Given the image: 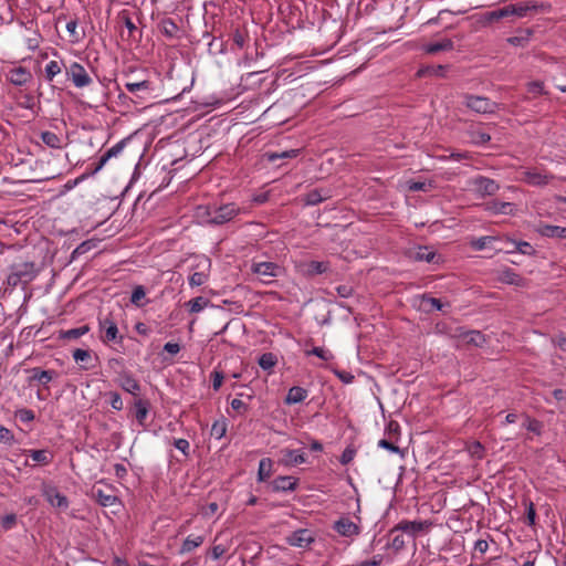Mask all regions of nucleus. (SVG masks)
<instances>
[{"instance_id": "nucleus-21", "label": "nucleus", "mask_w": 566, "mask_h": 566, "mask_svg": "<svg viewBox=\"0 0 566 566\" xmlns=\"http://www.w3.org/2000/svg\"><path fill=\"white\" fill-rule=\"evenodd\" d=\"M485 210L494 214H512L514 210V205L511 202L493 200L485 205Z\"/></svg>"}, {"instance_id": "nucleus-56", "label": "nucleus", "mask_w": 566, "mask_h": 566, "mask_svg": "<svg viewBox=\"0 0 566 566\" xmlns=\"http://www.w3.org/2000/svg\"><path fill=\"white\" fill-rule=\"evenodd\" d=\"M386 432L390 437V439L398 440V437L400 434V426L397 421L390 420L387 423Z\"/></svg>"}, {"instance_id": "nucleus-52", "label": "nucleus", "mask_w": 566, "mask_h": 566, "mask_svg": "<svg viewBox=\"0 0 566 566\" xmlns=\"http://www.w3.org/2000/svg\"><path fill=\"white\" fill-rule=\"evenodd\" d=\"M501 280L504 282V283H507V284H518L520 283V275L517 273H515L513 270L511 269H507L505 271L502 272V275H501Z\"/></svg>"}, {"instance_id": "nucleus-63", "label": "nucleus", "mask_w": 566, "mask_h": 566, "mask_svg": "<svg viewBox=\"0 0 566 566\" xmlns=\"http://www.w3.org/2000/svg\"><path fill=\"white\" fill-rule=\"evenodd\" d=\"M206 275L201 272H195L189 276V284L191 286H200L205 283Z\"/></svg>"}, {"instance_id": "nucleus-44", "label": "nucleus", "mask_w": 566, "mask_h": 566, "mask_svg": "<svg viewBox=\"0 0 566 566\" xmlns=\"http://www.w3.org/2000/svg\"><path fill=\"white\" fill-rule=\"evenodd\" d=\"M248 38H249V35L245 30H241V29L237 28L233 31L232 41H233V44L237 45L238 49L244 48Z\"/></svg>"}, {"instance_id": "nucleus-6", "label": "nucleus", "mask_w": 566, "mask_h": 566, "mask_svg": "<svg viewBox=\"0 0 566 566\" xmlns=\"http://www.w3.org/2000/svg\"><path fill=\"white\" fill-rule=\"evenodd\" d=\"M285 542L293 547L308 548L315 542V534L308 528H300L287 535Z\"/></svg>"}, {"instance_id": "nucleus-42", "label": "nucleus", "mask_w": 566, "mask_h": 566, "mask_svg": "<svg viewBox=\"0 0 566 566\" xmlns=\"http://www.w3.org/2000/svg\"><path fill=\"white\" fill-rule=\"evenodd\" d=\"M328 270V262L311 261L307 264V273L310 275L323 274Z\"/></svg>"}, {"instance_id": "nucleus-57", "label": "nucleus", "mask_w": 566, "mask_h": 566, "mask_svg": "<svg viewBox=\"0 0 566 566\" xmlns=\"http://www.w3.org/2000/svg\"><path fill=\"white\" fill-rule=\"evenodd\" d=\"M300 150L298 149H291L282 153H273L269 155V159L271 161H274L279 158H295L297 157Z\"/></svg>"}, {"instance_id": "nucleus-36", "label": "nucleus", "mask_w": 566, "mask_h": 566, "mask_svg": "<svg viewBox=\"0 0 566 566\" xmlns=\"http://www.w3.org/2000/svg\"><path fill=\"white\" fill-rule=\"evenodd\" d=\"M286 458L285 463L287 465H298L306 462V458L303 453H297L296 450L285 449L282 451Z\"/></svg>"}, {"instance_id": "nucleus-27", "label": "nucleus", "mask_w": 566, "mask_h": 566, "mask_svg": "<svg viewBox=\"0 0 566 566\" xmlns=\"http://www.w3.org/2000/svg\"><path fill=\"white\" fill-rule=\"evenodd\" d=\"M511 14L524 18L528 14L530 11H537L538 6L534 2H527V3H516V4H510Z\"/></svg>"}, {"instance_id": "nucleus-33", "label": "nucleus", "mask_w": 566, "mask_h": 566, "mask_svg": "<svg viewBox=\"0 0 566 566\" xmlns=\"http://www.w3.org/2000/svg\"><path fill=\"white\" fill-rule=\"evenodd\" d=\"M41 140L50 148H53V149L62 148L61 137L53 132H49V130L42 132Z\"/></svg>"}, {"instance_id": "nucleus-39", "label": "nucleus", "mask_w": 566, "mask_h": 566, "mask_svg": "<svg viewBox=\"0 0 566 566\" xmlns=\"http://www.w3.org/2000/svg\"><path fill=\"white\" fill-rule=\"evenodd\" d=\"M146 296V291L143 285H137L134 287L130 296V302L137 307H143L148 303V301L143 302Z\"/></svg>"}, {"instance_id": "nucleus-60", "label": "nucleus", "mask_w": 566, "mask_h": 566, "mask_svg": "<svg viewBox=\"0 0 566 566\" xmlns=\"http://www.w3.org/2000/svg\"><path fill=\"white\" fill-rule=\"evenodd\" d=\"M355 454H356V450H355L354 448H352V447H347V448L343 451V453H342V455H340V458H339L340 463H342L343 465L348 464L349 462H352V461H353V459H354Z\"/></svg>"}, {"instance_id": "nucleus-53", "label": "nucleus", "mask_w": 566, "mask_h": 566, "mask_svg": "<svg viewBox=\"0 0 566 566\" xmlns=\"http://www.w3.org/2000/svg\"><path fill=\"white\" fill-rule=\"evenodd\" d=\"M15 418L21 422H31L34 420V411L28 408H22L15 411Z\"/></svg>"}, {"instance_id": "nucleus-24", "label": "nucleus", "mask_w": 566, "mask_h": 566, "mask_svg": "<svg viewBox=\"0 0 566 566\" xmlns=\"http://www.w3.org/2000/svg\"><path fill=\"white\" fill-rule=\"evenodd\" d=\"M506 242L512 244L513 249L506 250V252L512 253L517 251L525 255H534L535 249L526 241H516L511 238H506Z\"/></svg>"}, {"instance_id": "nucleus-35", "label": "nucleus", "mask_w": 566, "mask_h": 566, "mask_svg": "<svg viewBox=\"0 0 566 566\" xmlns=\"http://www.w3.org/2000/svg\"><path fill=\"white\" fill-rule=\"evenodd\" d=\"M329 198L328 193H322L318 189H313L305 195L304 201L307 206H315Z\"/></svg>"}, {"instance_id": "nucleus-61", "label": "nucleus", "mask_w": 566, "mask_h": 566, "mask_svg": "<svg viewBox=\"0 0 566 566\" xmlns=\"http://www.w3.org/2000/svg\"><path fill=\"white\" fill-rule=\"evenodd\" d=\"M231 408L238 411L240 415H245L249 410V406L239 398L232 399Z\"/></svg>"}, {"instance_id": "nucleus-38", "label": "nucleus", "mask_w": 566, "mask_h": 566, "mask_svg": "<svg viewBox=\"0 0 566 566\" xmlns=\"http://www.w3.org/2000/svg\"><path fill=\"white\" fill-rule=\"evenodd\" d=\"M511 15V9L509 4L497 10L486 12L484 17L488 22H494Z\"/></svg>"}, {"instance_id": "nucleus-34", "label": "nucleus", "mask_w": 566, "mask_h": 566, "mask_svg": "<svg viewBox=\"0 0 566 566\" xmlns=\"http://www.w3.org/2000/svg\"><path fill=\"white\" fill-rule=\"evenodd\" d=\"M90 332L88 325H83L76 328L60 332L61 339H77Z\"/></svg>"}, {"instance_id": "nucleus-51", "label": "nucleus", "mask_w": 566, "mask_h": 566, "mask_svg": "<svg viewBox=\"0 0 566 566\" xmlns=\"http://www.w3.org/2000/svg\"><path fill=\"white\" fill-rule=\"evenodd\" d=\"M17 515L14 513L0 517V525L3 531L12 530L17 525Z\"/></svg>"}, {"instance_id": "nucleus-55", "label": "nucleus", "mask_w": 566, "mask_h": 566, "mask_svg": "<svg viewBox=\"0 0 566 566\" xmlns=\"http://www.w3.org/2000/svg\"><path fill=\"white\" fill-rule=\"evenodd\" d=\"M73 358L76 363H86L91 360V352L88 349L77 348L73 352Z\"/></svg>"}, {"instance_id": "nucleus-22", "label": "nucleus", "mask_w": 566, "mask_h": 566, "mask_svg": "<svg viewBox=\"0 0 566 566\" xmlns=\"http://www.w3.org/2000/svg\"><path fill=\"white\" fill-rule=\"evenodd\" d=\"M34 462L41 464V465H48L50 464L53 459L54 454L52 451L48 449H41V450H27L25 451Z\"/></svg>"}, {"instance_id": "nucleus-32", "label": "nucleus", "mask_w": 566, "mask_h": 566, "mask_svg": "<svg viewBox=\"0 0 566 566\" xmlns=\"http://www.w3.org/2000/svg\"><path fill=\"white\" fill-rule=\"evenodd\" d=\"M471 142L475 145H484L491 140V136L473 126L468 129Z\"/></svg>"}, {"instance_id": "nucleus-12", "label": "nucleus", "mask_w": 566, "mask_h": 566, "mask_svg": "<svg viewBox=\"0 0 566 566\" xmlns=\"http://www.w3.org/2000/svg\"><path fill=\"white\" fill-rule=\"evenodd\" d=\"M473 185L475 187V190L481 196H493L500 189V186L495 180L490 179L488 177H483V176L476 177L473 180Z\"/></svg>"}, {"instance_id": "nucleus-15", "label": "nucleus", "mask_w": 566, "mask_h": 566, "mask_svg": "<svg viewBox=\"0 0 566 566\" xmlns=\"http://www.w3.org/2000/svg\"><path fill=\"white\" fill-rule=\"evenodd\" d=\"M298 479L291 475H281L271 482V490L273 492H289L294 491L297 486Z\"/></svg>"}, {"instance_id": "nucleus-20", "label": "nucleus", "mask_w": 566, "mask_h": 566, "mask_svg": "<svg viewBox=\"0 0 566 566\" xmlns=\"http://www.w3.org/2000/svg\"><path fill=\"white\" fill-rule=\"evenodd\" d=\"M536 231L543 237L566 239L564 227L539 223Z\"/></svg>"}, {"instance_id": "nucleus-18", "label": "nucleus", "mask_w": 566, "mask_h": 566, "mask_svg": "<svg viewBox=\"0 0 566 566\" xmlns=\"http://www.w3.org/2000/svg\"><path fill=\"white\" fill-rule=\"evenodd\" d=\"M553 179L552 175L544 174L537 170H527L524 172L523 180L532 186H544Z\"/></svg>"}, {"instance_id": "nucleus-5", "label": "nucleus", "mask_w": 566, "mask_h": 566, "mask_svg": "<svg viewBox=\"0 0 566 566\" xmlns=\"http://www.w3.org/2000/svg\"><path fill=\"white\" fill-rule=\"evenodd\" d=\"M464 104L471 111L479 114H494L499 109V104L488 97L467 94Z\"/></svg>"}, {"instance_id": "nucleus-64", "label": "nucleus", "mask_w": 566, "mask_h": 566, "mask_svg": "<svg viewBox=\"0 0 566 566\" xmlns=\"http://www.w3.org/2000/svg\"><path fill=\"white\" fill-rule=\"evenodd\" d=\"M336 292L340 297L347 298L353 296L354 294V287L348 284L338 285L336 287Z\"/></svg>"}, {"instance_id": "nucleus-26", "label": "nucleus", "mask_w": 566, "mask_h": 566, "mask_svg": "<svg viewBox=\"0 0 566 566\" xmlns=\"http://www.w3.org/2000/svg\"><path fill=\"white\" fill-rule=\"evenodd\" d=\"M453 49V42L450 39H443L441 41L431 42L424 46V51L428 54H437L441 51H450Z\"/></svg>"}, {"instance_id": "nucleus-7", "label": "nucleus", "mask_w": 566, "mask_h": 566, "mask_svg": "<svg viewBox=\"0 0 566 566\" xmlns=\"http://www.w3.org/2000/svg\"><path fill=\"white\" fill-rule=\"evenodd\" d=\"M27 371L30 374L28 378L29 386L39 384L46 389L49 388V384L59 376L57 371L54 369L45 370L40 367L30 368Z\"/></svg>"}, {"instance_id": "nucleus-62", "label": "nucleus", "mask_w": 566, "mask_h": 566, "mask_svg": "<svg viewBox=\"0 0 566 566\" xmlns=\"http://www.w3.org/2000/svg\"><path fill=\"white\" fill-rule=\"evenodd\" d=\"M223 373L220 371V370H213L211 373V379H212V388L213 390H219L220 387L222 386V381H223Z\"/></svg>"}, {"instance_id": "nucleus-54", "label": "nucleus", "mask_w": 566, "mask_h": 566, "mask_svg": "<svg viewBox=\"0 0 566 566\" xmlns=\"http://www.w3.org/2000/svg\"><path fill=\"white\" fill-rule=\"evenodd\" d=\"M387 546L390 547L391 549H394L395 553H399L406 546L403 536L402 535L394 536V538L391 539L390 543L387 544Z\"/></svg>"}, {"instance_id": "nucleus-1", "label": "nucleus", "mask_w": 566, "mask_h": 566, "mask_svg": "<svg viewBox=\"0 0 566 566\" xmlns=\"http://www.w3.org/2000/svg\"><path fill=\"white\" fill-rule=\"evenodd\" d=\"M242 212V209L234 202L209 206L206 209L207 222L210 224L221 226L231 220Z\"/></svg>"}, {"instance_id": "nucleus-25", "label": "nucleus", "mask_w": 566, "mask_h": 566, "mask_svg": "<svg viewBox=\"0 0 566 566\" xmlns=\"http://www.w3.org/2000/svg\"><path fill=\"white\" fill-rule=\"evenodd\" d=\"M306 398L307 390L302 387L294 386L289 390L287 396L285 398V402L287 405H295L303 402Z\"/></svg>"}, {"instance_id": "nucleus-41", "label": "nucleus", "mask_w": 566, "mask_h": 566, "mask_svg": "<svg viewBox=\"0 0 566 566\" xmlns=\"http://www.w3.org/2000/svg\"><path fill=\"white\" fill-rule=\"evenodd\" d=\"M277 364V357L273 353H264L259 358V365L264 370H271Z\"/></svg>"}, {"instance_id": "nucleus-48", "label": "nucleus", "mask_w": 566, "mask_h": 566, "mask_svg": "<svg viewBox=\"0 0 566 566\" xmlns=\"http://www.w3.org/2000/svg\"><path fill=\"white\" fill-rule=\"evenodd\" d=\"M62 71L61 63L57 61H50L45 66V78L52 81L55 75Z\"/></svg>"}, {"instance_id": "nucleus-50", "label": "nucleus", "mask_w": 566, "mask_h": 566, "mask_svg": "<svg viewBox=\"0 0 566 566\" xmlns=\"http://www.w3.org/2000/svg\"><path fill=\"white\" fill-rule=\"evenodd\" d=\"M305 354L307 356L315 355L316 357H318V358H321V359H323L325 361L331 360V359L334 358L333 354L329 350L324 349L322 347H314L311 350H306Z\"/></svg>"}, {"instance_id": "nucleus-31", "label": "nucleus", "mask_w": 566, "mask_h": 566, "mask_svg": "<svg viewBox=\"0 0 566 566\" xmlns=\"http://www.w3.org/2000/svg\"><path fill=\"white\" fill-rule=\"evenodd\" d=\"M273 462L270 458H263L259 462L258 480L266 481L272 474Z\"/></svg>"}, {"instance_id": "nucleus-11", "label": "nucleus", "mask_w": 566, "mask_h": 566, "mask_svg": "<svg viewBox=\"0 0 566 566\" xmlns=\"http://www.w3.org/2000/svg\"><path fill=\"white\" fill-rule=\"evenodd\" d=\"M126 90L135 94L137 98L139 99H148L151 95V82L147 80L138 81V82H126L125 83Z\"/></svg>"}, {"instance_id": "nucleus-46", "label": "nucleus", "mask_w": 566, "mask_h": 566, "mask_svg": "<svg viewBox=\"0 0 566 566\" xmlns=\"http://www.w3.org/2000/svg\"><path fill=\"white\" fill-rule=\"evenodd\" d=\"M496 240L497 239L495 237H491V235L481 237V238L473 240L471 242V247L476 251H481Z\"/></svg>"}, {"instance_id": "nucleus-45", "label": "nucleus", "mask_w": 566, "mask_h": 566, "mask_svg": "<svg viewBox=\"0 0 566 566\" xmlns=\"http://www.w3.org/2000/svg\"><path fill=\"white\" fill-rule=\"evenodd\" d=\"M126 146V139L119 140L117 144L107 149L102 156L104 160L108 161L111 158L119 155Z\"/></svg>"}, {"instance_id": "nucleus-47", "label": "nucleus", "mask_w": 566, "mask_h": 566, "mask_svg": "<svg viewBox=\"0 0 566 566\" xmlns=\"http://www.w3.org/2000/svg\"><path fill=\"white\" fill-rule=\"evenodd\" d=\"M208 303L209 301L202 296L195 297L188 302L189 311L191 313H199Z\"/></svg>"}, {"instance_id": "nucleus-16", "label": "nucleus", "mask_w": 566, "mask_h": 566, "mask_svg": "<svg viewBox=\"0 0 566 566\" xmlns=\"http://www.w3.org/2000/svg\"><path fill=\"white\" fill-rule=\"evenodd\" d=\"M92 497L102 506L108 507L119 502L118 497L112 492H106L102 488L93 486Z\"/></svg>"}, {"instance_id": "nucleus-9", "label": "nucleus", "mask_w": 566, "mask_h": 566, "mask_svg": "<svg viewBox=\"0 0 566 566\" xmlns=\"http://www.w3.org/2000/svg\"><path fill=\"white\" fill-rule=\"evenodd\" d=\"M451 337L461 339L464 344L482 347L486 343L484 334L480 331H465L463 327H455Z\"/></svg>"}, {"instance_id": "nucleus-17", "label": "nucleus", "mask_w": 566, "mask_h": 566, "mask_svg": "<svg viewBox=\"0 0 566 566\" xmlns=\"http://www.w3.org/2000/svg\"><path fill=\"white\" fill-rule=\"evenodd\" d=\"M31 78V72L24 66L14 67L8 73V80L15 86L25 85Z\"/></svg>"}, {"instance_id": "nucleus-29", "label": "nucleus", "mask_w": 566, "mask_h": 566, "mask_svg": "<svg viewBox=\"0 0 566 566\" xmlns=\"http://www.w3.org/2000/svg\"><path fill=\"white\" fill-rule=\"evenodd\" d=\"M120 387L132 395H137V392L140 389L138 381L129 374H125L122 376Z\"/></svg>"}, {"instance_id": "nucleus-28", "label": "nucleus", "mask_w": 566, "mask_h": 566, "mask_svg": "<svg viewBox=\"0 0 566 566\" xmlns=\"http://www.w3.org/2000/svg\"><path fill=\"white\" fill-rule=\"evenodd\" d=\"M135 409H136L135 418H136L137 422L140 426H145V420H146L148 411H149V401L138 399L137 401H135Z\"/></svg>"}, {"instance_id": "nucleus-49", "label": "nucleus", "mask_w": 566, "mask_h": 566, "mask_svg": "<svg viewBox=\"0 0 566 566\" xmlns=\"http://www.w3.org/2000/svg\"><path fill=\"white\" fill-rule=\"evenodd\" d=\"M421 302L422 304L430 305V308L427 310L428 312H430L431 310L441 311L443 307V304L439 298L432 297L428 294H423L421 296Z\"/></svg>"}, {"instance_id": "nucleus-2", "label": "nucleus", "mask_w": 566, "mask_h": 566, "mask_svg": "<svg viewBox=\"0 0 566 566\" xmlns=\"http://www.w3.org/2000/svg\"><path fill=\"white\" fill-rule=\"evenodd\" d=\"M38 274L34 262H22L10 266V274L7 277L9 286L15 287L18 284H29Z\"/></svg>"}, {"instance_id": "nucleus-13", "label": "nucleus", "mask_w": 566, "mask_h": 566, "mask_svg": "<svg viewBox=\"0 0 566 566\" xmlns=\"http://www.w3.org/2000/svg\"><path fill=\"white\" fill-rule=\"evenodd\" d=\"M43 495L52 506L66 510L69 507V500L65 495L60 493L54 486H44Z\"/></svg>"}, {"instance_id": "nucleus-37", "label": "nucleus", "mask_w": 566, "mask_h": 566, "mask_svg": "<svg viewBox=\"0 0 566 566\" xmlns=\"http://www.w3.org/2000/svg\"><path fill=\"white\" fill-rule=\"evenodd\" d=\"M532 34H533V31L530 29H526L524 31H521L520 34H517V35L510 36L507 39V42L514 46L523 48L528 43Z\"/></svg>"}, {"instance_id": "nucleus-30", "label": "nucleus", "mask_w": 566, "mask_h": 566, "mask_svg": "<svg viewBox=\"0 0 566 566\" xmlns=\"http://www.w3.org/2000/svg\"><path fill=\"white\" fill-rule=\"evenodd\" d=\"M205 542V537L201 535L198 536H188L181 547H180V554H186L192 552L195 548L199 547Z\"/></svg>"}, {"instance_id": "nucleus-59", "label": "nucleus", "mask_w": 566, "mask_h": 566, "mask_svg": "<svg viewBox=\"0 0 566 566\" xmlns=\"http://www.w3.org/2000/svg\"><path fill=\"white\" fill-rule=\"evenodd\" d=\"M527 91H528V93H533V94H539V95L546 94V92L544 90V83L541 81L530 82L527 84Z\"/></svg>"}, {"instance_id": "nucleus-58", "label": "nucleus", "mask_w": 566, "mask_h": 566, "mask_svg": "<svg viewBox=\"0 0 566 566\" xmlns=\"http://www.w3.org/2000/svg\"><path fill=\"white\" fill-rule=\"evenodd\" d=\"M469 452L471 453L472 457L476 459H482L484 455V447L479 441H474L469 447Z\"/></svg>"}, {"instance_id": "nucleus-43", "label": "nucleus", "mask_w": 566, "mask_h": 566, "mask_svg": "<svg viewBox=\"0 0 566 566\" xmlns=\"http://www.w3.org/2000/svg\"><path fill=\"white\" fill-rule=\"evenodd\" d=\"M227 432V423L224 420H217L213 422L212 427H211V431H210V434L220 440L221 438L224 437Z\"/></svg>"}, {"instance_id": "nucleus-4", "label": "nucleus", "mask_w": 566, "mask_h": 566, "mask_svg": "<svg viewBox=\"0 0 566 566\" xmlns=\"http://www.w3.org/2000/svg\"><path fill=\"white\" fill-rule=\"evenodd\" d=\"M251 271L259 276L262 283L270 284L273 282V277L283 274L284 269L274 262H253Z\"/></svg>"}, {"instance_id": "nucleus-23", "label": "nucleus", "mask_w": 566, "mask_h": 566, "mask_svg": "<svg viewBox=\"0 0 566 566\" xmlns=\"http://www.w3.org/2000/svg\"><path fill=\"white\" fill-rule=\"evenodd\" d=\"M118 19L127 28L128 38H132L134 40H139L142 38V33L138 32L137 27L135 25V23L133 22V20L130 19V17L126 10H123L122 12H119Z\"/></svg>"}, {"instance_id": "nucleus-3", "label": "nucleus", "mask_w": 566, "mask_h": 566, "mask_svg": "<svg viewBox=\"0 0 566 566\" xmlns=\"http://www.w3.org/2000/svg\"><path fill=\"white\" fill-rule=\"evenodd\" d=\"M98 326L101 333L99 338L104 344L123 342V336L119 335L117 323L111 313L98 318Z\"/></svg>"}, {"instance_id": "nucleus-19", "label": "nucleus", "mask_w": 566, "mask_h": 566, "mask_svg": "<svg viewBox=\"0 0 566 566\" xmlns=\"http://www.w3.org/2000/svg\"><path fill=\"white\" fill-rule=\"evenodd\" d=\"M160 32L167 39H179L180 29L171 18H164L158 23Z\"/></svg>"}, {"instance_id": "nucleus-14", "label": "nucleus", "mask_w": 566, "mask_h": 566, "mask_svg": "<svg viewBox=\"0 0 566 566\" xmlns=\"http://www.w3.org/2000/svg\"><path fill=\"white\" fill-rule=\"evenodd\" d=\"M339 535L345 537H352L359 534V526L350 521L348 517H340L334 523L333 527Z\"/></svg>"}, {"instance_id": "nucleus-8", "label": "nucleus", "mask_w": 566, "mask_h": 566, "mask_svg": "<svg viewBox=\"0 0 566 566\" xmlns=\"http://www.w3.org/2000/svg\"><path fill=\"white\" fill-rule=\"evenodd\" d=\"M431 525L432 523L429 521L402 520L390 530L389 535L396 532H403L415 537L418 533L428 530Z\"/></svg>"}, {"instance_id": "nucleus-10", "label": "nucleus", "mask_w": 566, "mask_h": 566, "mask_svg": "<svg viewBox=\"0 0 566 566\" xmlns=\"http://www.w3.org/2000/svg\"><path fill=\"white\" fill-rule=\"evenodd\" d=\"M66 75L78 87L88 86L92 83L91 76L87 74L84 66L77 62H73L69 69H66Z\"/></svg>"}, {"instance_id": "nucleus-40", "label": "nucleus", "mask_w": 566, "mask_h": 566, "mask_svg": "<svg viewBox=\"0 0 566 566\" xmlns=\"http://www.w3.org/2000/svg\"><path fill=\"white\" fill-rule=\"evenodd\" d=\"M436 252L431 251L427 247H419L418 250L415 252L413 259L416 261H426L428 263H431L434 261Z\"/></svg>"}]
</instances>
